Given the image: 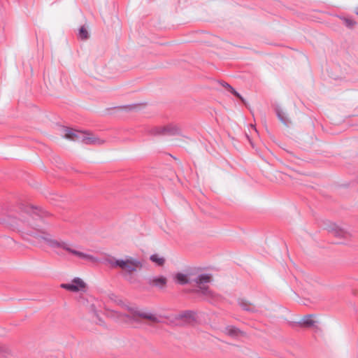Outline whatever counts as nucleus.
<instances>
[{
	"label": "nucleus",
	"instance_id": "f257e3e1",
	"mask_svg": "<svg viewBox=\"0 0 358 358\" xmlns=\"http://www.w3.org/2000/svg\"><path fill=\"white\" fill-rule=\"evenodd\" d=\"M41 226L39 224H36V227H34L37 231H40L43 234L42 236H38L36 234L32 233L31 235L35 238H41L43 239L50 248H62L64 250L66 251L71 255H73L80 259L87 260L90 262H96L97 259L93 255L83 252L78 249L80 248L79 245H73L71 243L66 242L64 241H57L53 239L52 236L49 234L44 232L41 229H40Z\"/></svg>",
	"mask_w": 358,
	"mask_h": 358
},
{
	"label": "nucleus",
	"instance_id": "f03ea898",
	"mask_svg": "<svg viewBox=\"0 0 358 358\" xmlns=\"http://www.w3.org/2000/svg\"><path fill=\"white\" fill-rule=\"evenodd\" d=\"M211 279L212 276L208 273H202L197 276L180 273V285L194 282L196 288L194 292L213 303L218 300L219 296L206 285L211 281Z\"/></svg>",
	"mask_w": 358,
	"mask_h": 358
},
{
	"label": "nucleus",
	"instance_id": "7ed1b4c3",
	"mask_svg": "<svg viewBox=\"0 0 358 358\" xmlns=\"http://www.w3.org/2000/svg\"><path fill=\"white\" fill-rule=\"evenodd\" d=\"M102 262L111 268H120L124 278L129 282H131L132 273L142 267L140 260L130 256H126L124 259H116L109 255Z\"/></svg>",
	"mask_w": 358,
	"mask_h": 358
},
{
	"label": "nucleus",
	"instance_id": "20e7f679",
	"mask_svg": "<svg viewBox=\"0 0 358 358\" xmlns=\"http://www.w3.org/2000/svg\"><path fill=\"white\" fill-rule=\"evenodd\" d=\"M127 309L131 313V315H126L129 320L137 321L136 317L147 319L155 323L167 322L171 325H178L179 322V316L175 315L173 318L166 317L167 321H164L161 315L152 313L149 311L141 310L135 306H127Z\"/></svg>",
	"mask_w": 358,
	"mask_h": 358
},
{
	"label": "nucleus",
	"instance_id": "39448f33",
	"mask_svg": "<svg viewBox=\"0 0 358 358\" xmlns=\"http://www.w3.org/2000/svg\"><path fill=\"white\" fill-rule=\"evenodd\" d=\"M62 135L69 140L80 141L87 145H101L104 141L94 135L78 130L63 127L61 130Z\"/></svg>",
	"mask_w": 358,
	"mask_h": 358
},
{
	"label": "nucleus",
	"instance_id": "423d86ee",
	"mask_svg": "<svg viewBox=\"0 0 358 358\" xmlns=\"http://www.w3.org/2000/svg\"><path fill=\"white\" fill-rule=\"evenodd\" d=\"M178 133V128L172 125L166 127H154L149 130V134L155 136H172Z\"/></svg>",
	"mask_w": 358,
	"mask_h": 358
},
{
	"label": "nucleus",
	"instance_id": "0eeeda50",
	"mask_svg": "<svg viewBox=\"0 0 358 358\" xmlns=\"http://www.w3.org/2000/svg\"><path fill=\"white\" fill-rule=\"evenodd\" d=\"M60 287L73 292L84 291L86 287L85 282L80 278H74L70 283H62Z\"/></svg>",
	"mask_w": 358,
	"mask_h": 358
},
{
	"label": "nucleus",
	"instance_id": "6e6552de",
	"mask_svg": "<svg viewBox=\"0 0 358 358\" xmlns=\"http://www.w3.org/2000/svg\"><path fill=\"white\" fill-rule=\"evenodd\" d=\"M327 230L329 232L332 233L335 236L339 238H347L350 236L349 232L345 229L340 227L339 225L335 223H331L327 227Z\"/></svg>",
	"mask_w": 358,
	"mask_h": 358
},
{
	"label": "nucleus",
	"instance_id": "1a4fd4ad",
	"mask_svg": "<svg viewBox=\"0 0 358 358\" xmlns=\"http://www.w3.org/2000/svg\"><path fill=\"white\" fill-rule=\"evenodd\" d=\"M180 325L182 323L192 325L196 321L195 313L190 310L180 312Z\"/></svg>",
	"mask_w": 358,
	"mask_h": 358
},
{
	"label": "nucleus",
	"instance_id": "9d476101",
	"mask_svg": "<svg viewBox=\"0 0 358 358\" xmlns=\"http://www.w3.org/2000/svg\"><path fill=\"white\" fill-rule=\"evenodd\" d=\"M222 332L226 335L234 338H238L245 335V333L243 331H241L239 329L236 328L234 326L225 327L222 330Z\"/></svg>",
	"mask_w": 358,
	"mask_h": 358
},
{
	"label": "nucleus",
	"instance_id": "9b49d317",
	"mask_svg": "<svg viewBox=\"0 0 358 358\" xmlns=\"http://www.w3.org/2000/svg\"><path fill=\"white\" fill-rule=\"evenodd\" d=\"M148 282L152 286L161 288L166 285V279L163 276L152 277L148 279Z\"/></svg>",
	"mask_w": 358,
	"mask_h": 358
},
{
	"label": "nucleus",
	"instance_id": "f8f14e48",
	"mask_svg": "<svg viewBox=\"0 0 358 358\" xmlns=\"http://www.w3.org/2000/svg\"><path fill=\"white\" fill-rule=\"evenodd\" d=\"M315 321L313 320L312 315H307L304 316L300 321L297 322L299 326L305 327H310L314 326Z\"/></svg>",
	"mask_w": 358,
	"mask_h": 358
},
{
	"label": "nucleus",
	"instance_id": "ddd939ff",
	"mask_svg": "<svg viewBox=\"0 0 358 358\" xmlns=\"http://www.w3.org/2000/svg\"><path fill=\"white\" fill-rule=\"evenodd\" d=\"M275 113H276V115H277V117H278V119L285 126H289V125L291 122H290L289 119L287 117V115L285 114V113L283 111V110L282 108H280V107H277L275 108Z\"/></svg>",
	"mask_w": 358,
	"mask_h": 358
},
{
	"label": "nucleus",
	"instance_id": "4468645a",
	"mask_svg": "<svg viewBox=\"0 0 358 358\" xmlns=\"http://www.w3.org/2000/svg\"><path fill=\"white\" fill-rule=\"evenodd\" d=\"M238 304L243 310L246 311L254 312L256 310L255 306L245 299H240Z\"/></svg>",
	"mask_w": 358,
	"mask_h": 358
},
{
	"label": "nucleus",
	"instance_id": "2eb2a0df",
	"mask_svg": "<svg viewBox=\"0 0 358 358\" xmlns=\"http://www.w3.org/2000/svg\"><path fill=\"white\" fill-rule=\"evenodd\" d=\"M49 215V213L46 211H44L43 210H37L36 209L34 211V215H33V218L34 219H40L41 220V221L43 222H45L44 220H43V218L46 216H48Z\"/></svg>",
	"mask_w": 358,
	"mask_h": 358
},
{
	"label": "nucleus",
	"instance_id": "dca6fc26",
	"mask_svg": "<svg viewBox=\"0 0 358 358\" xmlns=\"http://www.w3.org/2000/svg\"><path fill=\"white\" fill-rule=\"evenodd\" d=\"M150 259L152 262H155L158 266H162L165 262L164 258L162 257H159L157 254L152 255L150 257Z\"/></svg>",
	"mask_w": 358,
	"mask_h": 358
},
{
	"label": "nucleus",
	"instance_id": "f3484780",
	"mask_svg": "<svg viewBox=\"0 0 358 358\" xmlns=\"http://www.w3.org/2000/svg\"><path fill=\"white\" fill-rule=\"evenodd\" d=\"M78 38L81 40H86L89 38V33L85 27H81L78 32Z\"/></svg>",
	"mask_w": 358,
	"mask_h": 358
},
{
	"label": "nucleus",
	"instance_id": "a211bd4d",
	"mask_svg": "<svg viewBox=\"0 0 358 358\" xmlns=\"http://www.w3.org/2000/svg\"><path fill=\"white\" fill-rule=\"evenodd\" d=\"M345 24V25L349 28V29H352L355 24V22L352 20V19H350V18H348V17H342L341 18Z\"/></svg>",
	"mask_w": 358,
	"mask_h": 358
},
{
	"label": "nucleus",
	"instance_id": "6ab92c4d",
	"mask_svg": "<svg viewBox=\"0 0 358 358\" xmlns=\"http://www.w3.org/2000/svg\"><path fill=\"white\" fill-rule=\"evenodd\" d=\"M231 92L234 94L236 97L240 99L243 103L245 102L244 99L241 96V94L237 92L234 89H231Z\"/></svg>",
	"mask_w": 358,
	"mask_h": 358
},
{
	"label": "nucleus",
	"instance_id": "aec40b11",
	"mask_svg": "<svg viewBox=\"0 0 358 358\" xmlns=\"http://www.w3.org/2000/svg\"><path fill=\"white\" fill-rule=\"evenodd\" d=\"M221 85H222L224 87H225V88L228 89L229 90H230V92L231 91V89H234V88H233V87H232L229 84H228V83H224V82L221 83Z\"/></svg>",
	"mask_w": 358,
	"mask_h": 358
},
{
	"label": "nucleus",
	"instance_id": "412c9836",
	"mask_svg": "<svg viewBox=\"0 0 358 358\" xmlns=\"http://www.w3.org/2000/svg\"><path fill=\"white\" fill-rule=\"evenodd\" d=\"M174 279L176 283H179V273H175Z\"/></svg>",
	"mask_w": 358,
	"mask_h": 358
},
{
	"label": "nucleus",
	"instance_id": "4be33fe9",
	"mask_svg": "<svg viewBox=\"0 0 358 358\" xmlns=\"http://www.w3.org/2000/svg\"><path fill=\"white\" fill-rule=\"evenodd\" d=\"M356 14L358 15V10L356 12Z\"/></svg>",
	"mask_w": 358,
	"mask_h": 358
}]
</instances>
